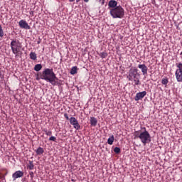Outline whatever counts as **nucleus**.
I'll return each mask as SVG.
<instances>
[{"instance_id": "nucleus-1", "label": "nucleus", "mask_w": 182, "mask_h": 182, "mask_svg": "<svg viewBox=\"0 0 182 182\" xmlns=\"http://www.w3.org/2000/svg\"><path fill=\"white\" fill-rule=\"evenodd\" d=\"M41 79L46 80V82H49L52 86H56L58 85L56 80H59L52 68H46L41 75Z\"/></svg>"}, {"instance_id": "nucleus-2", "label": "nucleus", "mask_w": 182, "mask_h": 182, "mask_svg": "<svg viewBox=\"0 0 182 182\" xmlns=\"http://www.w3.org/2000/svg\"><path fill=\"white\" fill-rule=\"evenodd\" d=\"M144 132L140 130L134 132V139H139L141 140L144 146H146L147 143L151 141V136L149 132L146 129V127H144Z\"/></svg>"}, {"instance_id": "nucleus-3", "label": "nucleus", "mask_w": 182, "mask_h": 182, "mask_svg": "<svg viewBox=\"0 0 182 182\" xmlns=\"http://www.w3.org/2000/svg\"><path fill=\"white\" fill-rule=\"evenodd\" d=\"M110 15L114 18H119V19H122L124 17V9H123L122 6L111 9Z\"/></svg>"}, {"instance_id": "nucleus-4", "label": "nucleus", "mask_w": 182, "mask_h": 182, "mask_svg": "<svg viewBox=\"0 0 182 182\" xmlns=\"http://www.w3.org/2000/svg\"><path fill=\"white\" fill-rule=\"evenodd\" d=\"M10 46L14 55L18 56V55H19V52H21V49L22 48V43H20V41L16 39H13L10 43Z\"/></svg>"}, {"instance_id": "nucleus-5", "label": "nucleus", "mask_w": 182, "mask_h": 182, "mask_svg": "<svg viewBox=\"0 0 182 182\" xmlns=\"http://www.w3.org/2000/svg\"><path fill=\"white\" fill-rule=\"evenodd\" d=\"M137 72H139V70H137V68L131 69L129 71V75L127 77L128 80L133 82L134 79H136L137 77Z\"/></svg>"}, {"instance_id": "nucleus-6", "label": "nucleus", "mask_w": 182, "mask_h": 182, "mask_svg": "<svg viewBox=\"0 0 182 182\" xmlns=\"http://www.w3.org/2000/svg\"><path fill=\"white\" fill-rule=\"evenodd\" d=\"M70 123L72 124V126H73L75 130H80V124H79L77 119H76L75 117H72L70 118Z\"/></svg>"}, {"instance_id": "nucleus-7", "label": "nucleus", "mask_w": 182, "mask_h": 182, "mask_svg": "<svg viewBox=\"0 0 182 182\" xmlns=\"http://www.w3.org/2000/svg\"><path fill=\"white\" fill-rule=\"evenodd\" d=\"M18 25H19L20 28H21V29H27V30L31 29V26H29V24H28L26 21H25V20H21L18 22Z\"/></svg>"}, {"instance_id": "nucleus-8", "label": "nucleus", "mask_w": 182, "mask_h": 182, "mask_svg": "<svg viewBox=\"0 0 182 182\" xmlns=\"http://www.w3.org/2000/svg\"><path fill=\"white\" fill-rule=\"evenodd\" d=\"M146 95H147V92H146V91L137 92L134 97L135 102H139V100H141V99H143V97H144V96H146Z\"/></svg>"}, {"instance_id": "nucleus-9", "label": "nucleus", "mask_w": 182, "mask_h": 182, "mask_svg": "<svg viewBox=\"0 0 182 182\" xmlns=\"http://www.w3.org/2000/svg\"><path fill=\"white\" fill-rule=\"evenodd\" d=\"M138 68L139 69L141 70V72H142V75H147V71L149 70V68L146 66V64H139Z\"/></svg>"}, {"instance_id": "nucleus-10", "label": "nucleus", "mask_w": 182, "mask_h": 182, "mask_svg": "<svg viewBox=\"0 0 182 182\" xmlns=\"http://www.w3.org/2000/svg\"><path fill=\"white\" fill-rule=\"evenodd\" d=\"M12 177L14 180H16V178H21V177H23V171H17L12 174Z\"/></svg>"}, {"instance_id": "nucleus-11", "label": "nucleus", "mask_w": 182, "mask_h": 182, "mask_svg": "<svg viewBox=\"0 0 182 182\" xmlns=\"http://www.w3.org/2000/svg\"><path fill=\"white\" fill-rule=\"evenodd\" d=\"M108 6L109 8L114 9V8H117V1H116V0H110L108 3Z\"/></svg>"}, {"instance_id": "nucleus-12", "label": "nucleus", "mask_w": 182, "mask_h": 182, "mask_svg": "<svg viewBox=\"0 0 182 182\" xmlns=\"http://www.w3.org/2000/svg\"><path fill=\"white\" fill-rule=\"evenodd\" d=\"M90 124L92 127H96L97 125V119L95 117H91L90 119Z\"/></svg>"}, {"instance_id": "nucleus-13", "label": "nucleus", "mask_w": 182, "mask_h": 182, "mask_svg": "<svg viewBox=\"0 0 182 182\" xmlns=\"http://www.w3.org/2000/svg\"><path fill=\"white\" fill-rule=\"evenodd\" d=\"M34 151H36L37 156H42V154L45 153V150L41 146H39L37 149L34 150Z\"/></svg>"}, {"instance_id": "nucleus-14", "label": "nucleus", "mask_w": 182, "mask_h": 182, "mask_svg": "<svg viewBox=\"0 0 182 182\" xmlns=\"http://www.w3.org/2000/svg\"><path fill=\"white\" fill-rule=\"evenodd\" d=\"M114 141V136L112 135L111 136H109V138L107 139V143L108 144H109L110 146H112V144H113V142Z\"/></svg>"}, {"instance_id": "nucleus-15", "label": "nucleus", "mask_w": 182, "mask_h": 182, "mask_svg": "<svg viewBox=\"0 0 182 182\" xmlns=\"http://www.w3.org/2000/svg\"><path fill=\"white\" fill-rule=\"evenodd\" d=\"M38 56L36 55V53L34 52H31L30 53V59H31L32 60H36Z\"/></svg>"}, {"instance_id": "nucleus-16", "label": "nucleus", "mask_w": 182, "mask_h": 182, "mask_svg": "<svg viewBox=\"0 0 182 182\" xmlns=\"http://www.w3.org/2000/svg\"><path fill=\"white\" fill-rule=\"evenodd\" d=\"M77 73V67L74 66L71 68L70 74L71 75H76Z\"/></svg>"}, {"instance_id": "nucleus-17", "label": "nucleus", "mask_w": 182, "mask_h": 182, "mask_svg": "<svg viewBox=\"0 0 182 182\" xmlns=\"http://www.w3.org/2000/svg\"><path fill=\"white\" fill-rule=\"evenodd\" d=\"M34 167H35V165H33V161H29L28 165V168H29V170H33Z\"/></svg>"}, {"instance_id": "nucleus-18", "label": "nucleus", "mask_w": 182, "mask_h": 182, "mask_svg": "<svg viewBox=\"0 0 182 182\" xmlns=\"http://www.w3.org/2000/svg\"><path fill=\"white\" fill-rule=\"evenodd\" d=\"M42 69V65L41 64H36L34 67V70L36 72H39Z\"/></svg>"}, {"instance_id": "nucleus-19", "label": "nucleus", "mask_w": 182, "mask_h": 182, "mask_svg": "<svg viewBox=\"0 0 182 182\" xmlns=\"http://www.w3.org/2000/svg\"><path fill=\"white\" fill-rule=\"evenodd\" d=\"M100 58H102V59H105V58H107V53L106 52L100 53Z\"/></svg>"}, {"instance_id": "nucleus-20", "label": "nucleus", "mask_w": 182, "mask_h": 182, "mask_svg": "<svg viewBox=\"0 0 182 182\" xmlns=\"http://www.w3.org/2000/svg\"><path fill=\"white\" fill-rule=\"evenodd\" d=\"M133 80L134 82L135 86H139V85H140V80L139 78H134Z\"/></svg>"}, {"instance_id": "nucleus-21", "label": "nucleus", "mask_w": 182, "mask_h": 182, "mask_svg": "<svg viewBox=\"0 0 182 182\" xmlns=\"http://www.w3.org/2000/svg\"><path fill=\"white\" fill-rule=\"evenodd\" d=\"M161 83L162 85H167L168 83V78L167 77L163 78L161 80Z\"/></svg>"}, {"instance_id": "nucleus-22", "label": "nucleus", "mask_w": 182, "mask_h": 182, "mask_svg": "<svg viewBox=\"0 0 182 182\" xmlns=\"http://www.w3.org/2000/svg\"><path fill=\"white\" fill-rule=\"evenodd\" d=\"M43 132L46 136H52V131H48V129H43Z\"/></svg>"}, {"instance_id": "nucleus-23", "label": "nucleus", "mask_w": 182, "mask_h": 182, "mask_svg": "<svg viewBox=\"0 0 182 182\" xmlns=\"http://www.w3.org/2000/svg\"><path fill=\"white\" fill-rule=\"evenodd\" d=\"M0 38H4V29H2V26L0 25Z\"/></svg>"}, {"instance_id": "nucleus-24", "label": "nucleus", "mask_w": 182, "mask_h": 182, "mask_svg": "<svg viewBox=\"0 0 182 182\" xmlns=\"http://www.w3.org/2000/svg\"><path fill=\"white\" fill-rule=\"evenodd\" d=\"M114 151L116 153V154H119L120 153V151H121L120 148H119V147H115V148L114 149Z\"/></svg>"}, {"instance_id": "nucleus-25", "label": "nucleus", "mask_w": 182, "mask_h": 182, "mask_svg": "<svg viewBox=\"0 0 182 182\" xmlns=\"http://www.w3.org/2000/svg\"><path fill=\"white\" fill-rule=\"evenodd\" d=\"M50 141H56V138L55 136H50L49 138Z\"/></svg>"}, {"instance_id": "nucleus-26", "label": "nucleus", "mask_w": 182, "mask_h": 182, "mask_svg": "<svg viewBox=\"0 0 182 182\" xmlns=\"http://www.w3.org/2000/svg\"><path fill=\"white\" fill-rule=\"evenodd\" d=\"M64 117H65L67 120H70V118H69V115L68 114H66V113L64 114Z\"/></svg>"}, {"instance_id": "nucleus-27", "label": "nucleus", "mask_w": 182, "mask_h": 182, "mask_svg": "<svg viewBox=\"0 0 182 182\" xmlns=\"http://www.w3.org/2000/svg\"><path fill=\"white\" fill-rule=\"evenodd\" d=\"M29 174H30V177H31V178H33V172H32V171H31L30 173H29Z\"/></svg>"}, {"instance_id": "nucleus-28", "label": "nucleus", "mask_w": 182, "mask_h": 182, "mask_svg": "<svg viewBox=\"0 0 182 182\" xmlns=\"http://www.w3.org/2000/svg\"><path fill=\"white\" fill-rule=\"evenodd\" d=\"M33 14H34L33 11H30V15H32V16H33Z\"/></svg>"}, {"instance_id": "nucleus-29", "label": "nucleus", "mask_w": 182, "mask_h": 182, "mask_svg": "<svg viewBox=\"0 0 182 182\" xmlns=\"http://www.w3.org/2000/svg\"><path fill=\"white\" fill-rule=\"evenodd\" d=\"M83 1H84V2H85V3L89 2V0H83Z\"/></svg>"}, {"instance_id": "nucleus-30", "label": "nucleus", "mask_w": 182, "mask_h": 182, "mask_svg": "<svg viewBox=\"0 0 182 182\" xmlns=\"http://www.w3.org/2000/svg\"><path fill=\"white\" fill-rule=\"evenodd\" d=\"M69 2H75V0H68Z\"/></svg>"}, {"instance_id": "nucleus-31", "label": "nucleus", "mask_w": 182, "mask_h": 182, "mask_svg": "<svg viewBox=\"0 0 182 182\" xmlns=\"http://www.w3.org/2000/svg\"><path fill=\"white\" fill-rule=\"evenodd\" d=\"M39 79H40L39 77H36V80H39Z\"/></svg>"}, {"instance_id": "nucleus-32", "label": "nucleus", "mask_w": 182, "mask_h": 182, "mask_svg": "<svg viewBox=\"0 0 182 182\" xmlns=\"http://www.w3.org/2000/svg\"><path fill=\"white\" fill-rule=\"evenodd\" d=\"M39 43H41V41H38L37 42V44L39 45Z\"/></svg>"}, {"instance_id": "nucleus-33", "label": "nucleus", "mask_w": 182, "mask_h": 182, "mask_svg": "<svg viewBox=\"0 0 182 182\" xmlns=\"http://www.w3.org/2000/svg\"><path fill=\"white\" fill-rule=\"evenodd\" d=\"M80 0H76V2H79Z\"/></svg>"}]
</instances>
